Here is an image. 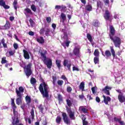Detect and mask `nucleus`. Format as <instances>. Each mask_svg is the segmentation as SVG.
Listing matches in <instances>:
<instances>
[{
	"label": "nucleus",
	"mask_w": 125,
	"mask_h": 125,
	"mask_svg": "<svg viewBox=\"0 0 125 125\" xmlns=\"http://www.w3.org/2000/svg\"><path fill=\"white\" fill-rule=\"evenodd\" d=\"M39 88L42 97L47 98L49 96L48 92H49V87H48L47 83L44 82H42L40 84Z\"/></svg>",
	"instance_id": "1"
},
{
	"label": "nucleus",
	"mask_w": 125,
	"mask_h": 125,
	"mask_svg": "<svg viewBox=\"0 0 125 125\" xmlns=\"http://www.w3.org/2000/svg\"><path fill=\"white\" fill-rule=\"evenodd\" d=\"M110 51L109 50L105 51L104 54L103 52L102 53V55L105 57L106 59H109L111 56H113V58L116 57V52H115V49L113 46H110Z\"/></svg>",
	"instance_id": "2"
},
{
	"label": "nucleus",
	"mask_w": 125,
	"mask_h": 125,
	"mask_svg": "<svg viewBox=\"0 0 125 125\" xmlns=\"http://www.w3.org/2000/svg\"><path fill=\"white\" fill-rule=\"evenodd\" d=\"M110 40L113 42V43L115 46V47H120L121 46V43H122V42L121 41V38L115 36L113 37L110 36Z\"/></svg>",
	"instance_id": "3"
},
{
	"label": "nucleus",
	"mask_w": 125,
	"mask_h": 125,
	"mask_svg": "<svg viewBox=\"0 0 125 125\" xmlns=\"http://www.w3.org/2000/svg\"><path fill=\"white\" fill-rule=\"evenodd\" d=\"M32 66V63H29L27 64L24 68V72L25 75L28 78L32 75V70L31 69V67Z\"/></svg>",
	"instance_id": "4"
},
{
	"label": "nucleus",
	"mask_w": 125,
	"mask_h": 125,
	"mask_svg": "<svg viewBox=\"0 0 125 125\" xmlns=\"http://www.w3.org/2000/svg\"><path fill=\"white\" fill-rule=\"evenodd\" d=\"M66 108L70 119H71V120H76V117H75V112L72 111L71 108H69L67 106H66Z\"/></svg>",
	"instance_id": "5"
},
{
	"label": "nucleus",
	"mask_w": 125,
	"mask_h": 125,
	"mask_svg": "<svg viewBox=\"0 0 125 125\" xmlns=\"http://www.w3.org/2000/svg\"><path fill=\"white\" fill-rule=\"evenodd\" d=\"M62 116L63 118V122L65 123V124H66V125H70L71 124V120L69 119L66 113L62 112Z\"/></svg>",
	"instance_id": "6"
},
{
	"label": "nucleus",
	"mask_w": 125,
	"mask_h": 125,
	"mask_svg": "<svg viewBox=\"0 0 125 125\" xmlns=\"http://www.w3.org/2000/svg\"><path fill=\"white\" fill-rule=\"evenodd\" d=\"M105 20H108L110 22L112 21V15L108 10H106L104 16Z\"/></svg>",
	"instance_id": "7"
},
{
	"label": "nucleus",
	"mask_w": 125,
	"mask_h": 125,
	"mask_svg": "<svg viewBox=\"0 0 125 125\" xmlns=\"http://www.w3.org/2000/svg\"><path fill=\"white\" fill-rule=\"evenodd\" d=\"M16 92L17 94V96H21L23 95V92H24V88L22 86H20L19 88V89H16Z\"/></svg>",
	"instance_id": "8"
},
{
	"label": "nucleus",
	"mask_w": 125,
	"mask_h": 125,
	"mask_svg": "<svg viewBox=\"0 0 125 125\" xmlns=\"http://www.w3.org/2000/svg\"><path fill=\"white\" fill-rule=\"evenodd\" d=\"M43 62L45 65H46L47 68L50 69L51 66H52V61L50 59H46L43 61Z\"/></svg>",
	"instance_id": "9"
},
{
	"label": "nucleus",
	"mask_w": 125,
	"mask_h": 125,
	"mask_svg": "<svg viewBox=\"0 0 125 125\" xmlns=\"http://www.w3.org/2000/svg\"><path fill=\"white\" fill-rule=\"evenodd\" d=\"M69 63V61H68V60L64 59L63 63L64 67L66 66L68 70L69 71H71V66H72V64L71 63Z\"/></svg>",
	"instance_id": "10"
},
{
	"label": "nucleus",
	"mask_w": 125,
	"mask_h": 125,
	"mask_svg": "<svg viewBox=\"0 0 125 125\" xmlns=\"http://www.w3.org/2000/svg\"><path fill=\"white\" fill-rule=\"evenodd\" d=\"M11 106L12 107L13 110V113L15 114V116H16L17 114V111H16V109L17 107H16V105L15 104V103L14 102V99H11Z\"/></svg>",
	"instance_id": "11"
},
{
	"label": "nucleus",
	"mask_w": 125,
	"mask_h": 125,
	"mask_svg": "<svg viewBox=\"0 0 125 125\" xmlns=\"http://www.w3.org/2000/svg\"><path fill=\"white\" fill-rule=\"evenodd\" d=\"M109 29H110L109 38H111V37H113V36L115 35V34L116 33V30H115V28H114V26H113V25H110Z\"/></svg>",
	"instance_id": "12"
},
{
	"label": "nucleus",
	"mask_w": 125,
	"mask_h": 125,
	"mask_svg": "<svg viewBox=\"0 0 125 125\" xmlns=\"http://www.w3.org/2000/svg\"><path fill=\"white\" fill-rule=\"evenodd\" d=\"M0 6H3L5 9H9L10 7L5 4V1L3 0H0Z\"/></svg>",
	"instance_id": "13"
},
{
	"label": "nucleus",
	"mask_w": 125,
	"mask_h": 125,
	"mask_svg": "<svg viewBox=\"0 0 125 125\" xmlns=\"http://www.w3.org/2000/svg\"><path fill=\"white\" fill-rule=\"evenodd\" d=\"M104 98V102L106 104V105H108V103L111 101V98L110 97H106L105 95H103Z\"/></svg>",
	"instance_id": "14"
},
{
	"label": "nucleus",
	"mask_w": 125,
	"mask_h": 125,
	"mask_svg": "<svg viewBox=\"0 0 125 125\" xmlns=\"http://www.w3.org/2000/svg\"><path fill=\"white\" fill-rule=\"evenodd\" d=\"M80 49H81V47H75L73 53L75 55H80Z\"/></svg>",
	"instance_id": "15"
},
{
	"label": "nucleus",
	"mask_w": 125,
	"mask_h": 125,
	"mask_svg": "<svg viewBox=\"0 0 125 125\" xmlns=\"http://www.w3.org/2000/svg\"><path fill=\"white\" fill-rule=\"evenodd\" d=\"M23 56L25 59H30V55H29V52L26 50H23Z\"/></svg>",
	"instance_id": "16"
},
{
	"label": "nucleus",
	"mask_w": 125,
	"mask_h": 125,
	"mask_svg": "<svg viewBox=\"0 0 125 125\" xmlns=\"http://www.w3.org/2000/svg\"><path fill=\"white\" fill-rule=\"evenodd\" d=\"M79 111L85 114L86 113H87L88 109L84 106H80L79 107Z\"/></svg>",
	"instance_id": "17"
},
{
	"label": "nucleus",
	"mask_w": 125,
	"mask_h": 125,
	"mask_svg": "<svg viewBox=\"0 0 125 125\" xmlns=\"http://www.w3.org/2000/svg\"><path fill=\"white\" fill-rule=\"evenodd\" d=\"M17 97L16 99V104L17 105L22 104V96H17Z\"/></svg>",
	"instance_id": "18"
},
{
	"label": "nucleus",
	"mask_w": 125,
	"mask_h": 125,
	"mask_svg": "<svg viewBox=\"0 0 125 125\" xmlns=\"http://www.w3.org/2000/svg\"><path fill=\"white\" fill-rule=\"evenodd\" d=\"M118 99L120 102L121 103H123V102H125V98L123 95V94H121L118 95Z\"/></svg>",
	"instance_id": "19"
},
{
	"label": "nucleus",
	"mask_w": 125,
	"mask_h": 125,
	"mask_svg": "<svg viewBox=\"0 0 125 125\" xmlns=\"http://www.w3.org/2000/svg\"><path fill=\"white\" fill-rule=\"evenodd\" d=\"M25 101L26 102V104L27 105H30V103H31V102L32 101V99H31V97L29 96H26L25 97Z\"/></svg>",
	"instance_id": "20"
},
{
	"label": "nucleus",
	"mask_w": 125,
	"mask_h": 125,
	"mask_svg": "<svg viewBox=\"0 0 125 125\" xmlns=\"http://www.w3.org/2000/svg\"><path fill=\"white\" fill-rule=\"evenodd\" d=\"M20 121L18 119V117H17L13 120L12 125H17V124H19Z\"/></svg>",
	"instance_id": "21"
},
{
	"label": "nucleus",
	"mask_w": 125,
	"mask_h": 125,
	"mask_svg": "<svg viewBox=\"0 0 125 125\" xmlns=\"http://www.w3.org/2000/svg\"><path fill=\"white\" fill-rule=\"evenodd\" d=\"M36 40L38 42H39V43H44V39H43V37H40L37 38Z\"/></svg>",
	"instance_id": "22"
},
{
	"label": "nucleus",
	"mask_w": 125,
	"mask_h": 125,
	"mask_svg": "<svg viewBox=\"0 0 125 125\" xmlns=\"http://www.w3.org/2000/svg\"><path fill=\"white\" fill-rule=\"evenodd\" d=\"M79 89L82 90V91H84V82H82L79 85Z\"/></svg>",
	"instance_id": "23"
},
{
	"label": "nucleus",
	"mask_w": 125,
	"mask_h": 125,
	"mask_svg": "<svg viewBox=\"0 0 125 125\" xmlns=\"http://www.w3.org/2000/svg\"><path fill=\"white\" fill-rule=\"evenodd\" d=\"M61 18L62 19V23H64V22H65V20L67 19L66 15H65L64 13H62L61 14Z\"/></svg>",
	"instance_id": "24"
},
{
	"label": "nucleus",
	"mask_w": 125,
	"mask_h": 125,
	"mask_svg": "<svg viewBox=\"0 0 125 125\" xmlns=\"http://www.w3.org/2000/svg\"><path fill=\"white\" fill-rule=\"evenodd\" d=\"M56 64L59 70L61 69V61L57 60L56 61Z\"/></svg>",
	"instance_id": "25"
},
{
	"label": "nucleus",
	"mask_w": 125,
	"mask_h": 125,
	"mask_svg": "<svg viewBox=\"0 0 125 125\" xmlns=\"http://www.w3.org/2000/svg\"><path fill=\"white\" fill-rule=\"evenodd\" d=\"M85 10H87V11H91L92 10V6L91 4L86 5Z\"/></svg>",
	"instance_id": "26"
},
{
	"label": "nucleus",
	"mask_w": 125,
	"mask_h": 125,
	"mask_svg": "<svg viewBox=\"0 0 125 125\" xmlns=\"http://www.w3.org/2000/svg\"><path fill=\"white\" fill-rule=\"evenodd\" d=\"M100 54V52H99V50L98 49H95L94 52V55L95 57H99Z\"/></svg>",
	"instance_id": "27"
},
{
	"label": "nucleus",
	"mask_w": 125,
	"mask_h": 125,
	"mask_svg": "<svg viewBox=\"0 0 125 125\" xmlns=\"http://www.w3.org/2000/svg\"><path fill=\"white\" fill-rule=\"evenodd\" d=\"M4 27L5 30H7V29H9V28H10V23H9V21H6Z\"/></svg>",
	"instance_id": "28"
},
{
	"label": "nucleus",
	"mask_w": 125,
	"mask_h": 125,
	"mask_svg": "<svg viewBox=\"0 0 125 125\" xmlns=\"http://www.w3.org/2000/svg\"><path fill=\"white\" fill-rule=\"evenodd\" d=\"M18 3V2L17 1V0H14L13 5L16 10H17V4Z\"/></svg>",
	"instance_id": "29"
},
{
	"label": "nucleus",
	"mask_w": 125,
	"mask_h": 125,
	"mask_svg": "<svg viewBox=\"0 0 125 125\" xmlns=\"http://www.w3.org/2000/svg\"><path fill=\"white\" fill-rule=\"evenodd\" d=\"M34 108L31 109V110L30 111V114L31 115V118L32 120H34L35 119V112H34Z\"/></svg>",
	"instance_id": "30"
},
{
	"label": "nucleus",
	"mask_w": 125,
	"mask_h": 125,
	"mask_svg": "<svg viewBox=\"0 0 125 125\" xmlns=\"http://www.w3.org/2000/svg\"><path fill=\"white\" fill-rule=\"evenodd\" d=\"M94 62L95 64H99V57H95L94 58Z\"/></svg>",
	"instance_id": "31"
},
{
	"label": "nucleus",
	"mask_w": 125,
	"mask_h": 125,
	"mask_svg": "<svg viewBox=\"0 0 125 125\" xmlns=\"http://www.w3.org/2000/svg\"><path fill=\"white\" fill-rule=\"evenodd\" d=\"M30 83L31 84H35L37 83V80L35 78L32 77L30 79Z\"/></svg>",
	"instance_id": "32"
},
{
	"label": "nucleus",
	"mask_w": 125,
	"mask_h": 125,
	"mask_svg": "<svg viewBox=\"0 0 125 125\" xmlns=\"http://www.w3.org/2000/svg\"><path fill=\"white\" fill-rule=\"evenodd\" d=\"M61 120H62L61 117L59 116H57V117L56 119V122L57 124H60V123H61Z\"/></svg>",
	"instance_id": "33"
},
{
	"label": "nucleus",
	"mask_w": 125,
	"mask_h": 125,
	"mask_svg": "<svg viewBox=\"0 0 125 125\" xmlns=\"http://www.w3.org/2000/svg\"><path fill=\"white\" fill-rule=\"evenodd\" d=\"M1 64H5V63H7V61L6 60V57H4L1 58Z\"/></svg>",
	"instance_id": "34"
},
{
	"label": "nucleus",
	"mask_w": 125,
	"mask_h": 125,
	"mask_svg": "<svg viewBox=\"0 0 125 125\" xmlns=\"http://www.w3.org/2000/svg\"><path fill=\"white\" fill-rule=\"evenodd\" d=\"M63 83H64V81H63V80H58L57 81V84L59 86H62Z\"/></svg>",
	"instance_id": "35"
},
{
	"label": "nucleus",
	"mask_w": 125,
	"mask_h": 125,
	"mask_svg": "<svg viewBox=\"0 0 125 125\" xmlns=\"http://www.w3.org/2000/svg\"><path fill=\"white\" fill-rule=\"evenodd\" d=\"M66 103L67 104L68 108H71V106H72V102L70 100H66Z\"/></svg>",
	"instance_id": "36"
},
{
	"label": "nucleus",
	"mask_w": 125,
	"mask_h": 125,
	"mask_svg": "<svg viewBox=\"0 0 125 125\" xmlns=\"http://www.w3.org/2000/svg\"><path fill=\"white\" fill-rule=\"evenodd\" d=\"M91 90L92 91L93 94H95L96 93V90H97V87L95 86L91 88Z\"/></svg>",
	"instance_id": "37"
},
{
	"label": "nucleus",
	"mask_w": 125,
	"mask_h": 125,
	"mask_svg": "<svg viewBox=\"0 0 125 125\" xmlns=\"http://www.w3.org/2000/svg\"><path fill=\"white\" fill-rule=\"evenodd\" d=\"M24 11H25V12H24L25 14H26V13H29V14H32V11L31 10V9H30L29 8L25 9Z\"/></svg>",
	"instance_id": "38"
},
{
	"label": "nucleus",
	"mask_w": 125,
	"mask_h": 125,
	"mask_svg": "<svg viewBox=\"0 0 125 125\" xmlns=\"http://www.w3.org/2000/svg\"><path fill=\"white\" fill-rule=\"evenodd\" d=\"M87 38L90 42H92V37H91V35H90V34H87Z\"/></svg>",
	"instance_id": "39"
},
{
	"label": "nucleus",
	"mask_w": 125,
	"mask_h": 125,
	"mask_svg": "<svg viewBox=\"0 0 125 125\" xmlns=\"http://www.w3.org/2000/svg\"><path fill=\"white\" fill-rule=\"evenodd\" d=\"M41 56L42 57V58L43 59V61L47 59L46 56H45V53H41Z\"/></svg>",
	"instance_id": "40"
},
{
	"label": "nucleus",
	"mask_w": 125,
	"mask_h": 125,
	"mask_svg": "<svg viewBox=\"0 0 125 125\" xmlns=\"http://www.w3.org/2000/svg\"><path fill=\"white\" fill-rule=\"evenodd\" d=\"M31 8L33 11H34V12H36L37 11V8H36V6L35 5L32 4L31 6Z\"/></svg>",
	"instance_id": "41"
},
{
	"label": "nucleus",
	"mask_w": 125,
	"mask_h": 125,
	"mask_svg": "<svg viewBox=\"0 0 125 125\" xmlns=\"http://www.w3.org/2000/svg\"><path fill=\"white\" fill-rule=\"evenodd\" d=\"M102 90L105 93V94H107V95H110V91H109L108 90L103 89Z\"/></svg>",
	"instance_id": "42"
},
{
	"label": "nucleus",
	"mask_w": 125,
	"mask_h": 125,
	"mask_svg": "<svg viewBox=\"0 0 125 125\" xmlns=\"http://www.w3.org/2000/svg\"><path fill=\"white\" fill-rule=\"evenodd\" d=\"M52 79H53V84H55V82L57 80V78L56 77V76H52Z\"/></svg>",
	"instance_id": "43"
},
{
	"label": "nucleus",
	"mask_w": 125,
	"mask_h": 125,
	"mask_svg": "<svg viewBox=\"0 0 125 125\" xmlns=\"http://www.w3.org/2000/svg\"><path fill=\"white\" fill-rule=\"evenodd\" d=\"M103 89H104V90H111L112 89V87H110L109 86H106Z\"/></svg>",
	"instance_id": "44"
},
{
	"label": "nucleus",
	"mask_w": 125,
	"mask_h": 125,
	"mask_svg": "<svg viewBox=\"0 0 125 125\" xmlns=\"http://www.w3.org/2000/svg\"><path fill=\"white\" fill-rule=\"evenodd\" d=\"M71 43V41L69 40H67L66 42H65V46H67V47H69V45L70 43Z\"/></svg>",
	"instance_id": "45"
},
{
	"label": "nucleus",
	"mask_w": 125,
	"mask_h": 125,
	"mask_svg": "<svg viewBox=\"0 0 125 125\" xmlns=\"http://www.w3.org/2000/svg\"><path fill=\"white\" fill-rule=\"evenodd\" d=\"M29 22H30L31 26H32V27H33V26H34V25H35V22H34V21L33 20H32V19H30Z\"/></svg>",
	"instance_id": "46"
},
{
	"label": "nucleus",
	"mask_w": 125,
	"mask_h": 125,
	"mask_svg": "<svg viewBox=\"0 0 125 125\" xmlns=\"http://www.w3.org/2000/svg\"><path fill=\"white\" fill-rule=\"evenodd\" d=\"M73 68L72 70L73 71H80V69L78 68V67L75 66L74 65H73Z\"/></svg>",
	"instance_id": "47"
},
{
	"label": "nucleus",
	"mask_w": 125,
	"mask_h": 125,
	"mask_svg": "<svg viewBox=\"0 0 125 125\" xmlns=\"http://www.w3.org/2000/svg\"><path fill=\"white\" fill-rule=\"evenodd\" d=\"M61 79H62V80H63L64 81H66V82H68V79L65 75H62Z\"/></svg>",
	"instance_id": "48"
},
{
	"label": "nucleus",
	"mask_w": 125,
	"mask_h": 125,
	"mask_svg": "<svg viewBox=\"0 0 125 125\" xmlns=\"http://www.w3.org/2000/svg\"><path fill=\"white\" fill-rule=\"evenodd\" d=\"M50 32V29L47 28L45 30V35L46 36H48L49 32Z\"/></svg>",
	"instance_id": "49"
},
{
	"label": "nucleus",
	"mask_w": 125,
	"mask_h": 125,
	"mask_svg": "<svg viewBox=\"0 0 125 125\" xmlns=\"http://www.w3.org/2000/svg\"><path fill=\"white\" fill-rule=\"evenodd\" d=\"M13 47L15 49H18V44L17 43H14L13 44Z\"/></svg>",
	"instance_id": "50"
},
{
	"label": "nucleus",
	"mask_w": 125,
	"mask_h": 125,
	"mask_svg": "<svg viewBox=\"0 0 125 125\" xmlns=\"http://www.w3.org/2000/svg\"><path fill=\"white\" fill-rule=\"evenodd\" d=\"M66 90L67 92H71V91H72V87H71V86H67Z\"/></svg>",
	"instance_id": "51"
},
{
	"label": "nucleus",
	"mask_w": 125,
	"mask_h": 125,
	"mask_svg": "<svg viewBox=\"0 0 125 125\" xmlns=\"http://www.w3.org/2000/svg\"><path fill=\"white\" fill-rule=\"evenodd\" d=\"M46 20L47 23H50L51 22V18H50V17H47L46 18Z\"/></svg>",
	"instance_id": "52"
},
{
	"label": "nucleus",
	"mask_w": 125,
	"mask_h": 125,
	"mask_svg": "<svg viewBox=\"0 0 125 125\" xmlns=\"http://www.w3.org/2000/svg\"><path fill=\"white\" fill-rule=\"evenodd\" d=\"M15 53V52L14 51L11 50L9 51V54L11 56L14 55Z\"/></svg>",
	"instance_id": "53"
},
{
	"label": "nucleus",
	"mask_w": 125,
	"mask_h": 125,
	"mask_svg": "<svg viewBox=\"0 0 125 125\" xmlns=\"http://www.w3.org/2000/svg\"><path fill=\"white\" fill-rule=\"evenodd\" d=\"M114 121H115V122H118V123H119L120 121H121V119L115 117V118H114Z\"/></svg>",
	"instance_id": "54"
},
{
	"label": "nucleus",
	"mask_w": 125,
	"mask_h": 125,
	"mask_svg": "<svg viewBox=\"0 0 125 125\" xmlns=\"http://www.w3.org/2000/svg\"><path fill=\"white\" fill-rule=\"evenodd\" d=\"M63 35V39H68V35L67 34V32H64Z\"/></svg>",
	"instance_id": "55"
},
{
	"label": "nucleus",
	"mask_w": 125,
	"mask_h": 125,
	"mask_svg": "<svg viewBox=\"0 0 125 125\" xmlns=\"http://www.w3.org/2000/svg\"><path fill=\"white\" fill-rule=\"evenodd\" d=\"M66 6L64 5H62L61 6V9L62 10H66Z\"/></svg>",
	"instance_id": "56"
},
{
	"label": "nucleus",
	"mask_w": 125,
	"mask_h": 125,
	"mask_svg": "<svg viewBox=\"0 0 125 125\" xmlns=\"http://www.w3.org/2000/svg\"><path fill=\"white\" fill-rule=\"evenodd\" d=\"M99 23L98 21H97L93 23V25L95 27H98Z\"/></svg>",
	"instance_id": "57"
},
{
	"label": "nucleus",
	"mask_w": 125,
	"mask_h": 125,
	"mask_svg": "<svg viewBox=\"0 0 125 125\" xmlns=\"http://www.w3.org/2000/svg\"><path fill=\"white\" fill-rule=\"evenodd\" d=\"M28 34L29 36H34L35 35V33L33 31H29L28 32Z\"/></svg>",
	"instance_id": "58"
},
{
	"label": "nucleus",
	"mask_w": 125,
	"mask_h": 125,
	"mask_svg": "<svg viewBox=\"0 0 125 125\" xmlns=\"http://www.w3.org/2000/svg\"><path fill=\"white\" fill-rule=\"evenodd\" d=\"M61 6L60 5H56L55 6V9H61Z\"/></svg>",
	"instance_id": "59"
},
{
	"label": "nucleus",
	"mask_w": 125,
	"mask_h": 125,
	"mask_svg": "<svg viewBox=\"0 0 125 125\" xmlns=\"http://www.w3.org/2000/svg\"><path fill=\"white\" fill-rule=\"evenodd\" d=\"M44 32V28H42L40 30V34H41V35H42V34H43Z\"/></svg>",
	"instance_id": "60"
},
{
	"label": "nucleus",
	"mask_w": 125,
	"mask_h": 125,
	"mask_svg": "<svg viewBox=\"0 0 125 125\" xmlns=\"http://www.w3.org/2000/svg\"><path fill=\"white\" fill-rule=\"evenodd\" d=\"M83 125H87L88 124V122H87V121L85 120L83 121Z\"/></svg>",
	"instance_id": "61"
},
{
	"label": "nucleus",
	"mask_w": 125,
	"mask_h": 125,
	"mask_svg": "<svg viewBox=\"0 0 125 125\" xmlns=\"http://www.w3.org/2000/svg\"><path fill=\"white\" fill-rule=\"evenodd\" d=\"M96 101L97 102H98V103H99V102H100V98L98 97H96Z\"/></svg>",
	"instance_id": "62"
},
{
	"label": "nucleus",
	"mask_w": 125,
	"mask_h": 125,
	"mask_svg": "<svg viewBox=\"0 0 125 125\" xmlns=\"http://www.w3.org/2000/svg\"><path fill=\"white\" fill-rule=\"evenodd\" d=\"M82 120L83 122V121H85V120H86V118H85V116H84V115H82Z\"/></svg>",
	"instance_id": "63"
},
{
	"label": "nucleus",
	"mask_w": 125,
	"mask_h": 125,
	"mask_svg": "<svg viewBox=\"0 0 125 125\" xmlns=\"http://www.w3.org/2000/svg\"><path fill=\"white\" fill-rule=\"evenodd\" d=\"M119 123L121 125H125V122H124V121H121V120H120Z\"/></svg>",
	"instance_id": "64"
}]
</instances>
